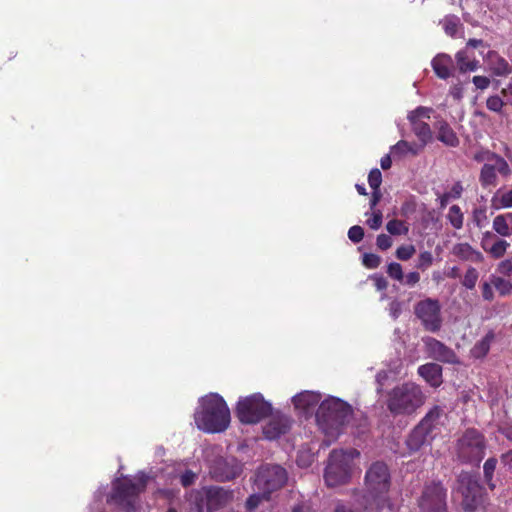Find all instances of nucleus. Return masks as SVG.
Masks as SVG:
<instances>
[{"label":"nucleus","instance_id":"nucleus-1","mask_svg":"<svg viewBox=\"0 0 512 512\" xmlns=\"http://www.w3.org/2000/svg\"><path fill=\"white\" fill-rule=\"evenodd\" d=\"M353 409L347 402L331 397L324 400L316 412V422L326 439L324 443L329 446L343 432L344 427L350 422Z\"/></svg>","mask_w":512,"mask_h":512},{"label":"nucleus","instance_id":"nucleus-2","mask_svg":"<svg viewBox=\"0 0 512 512\" xmlns=\"http://www.w3.org/2000/svg\"><path fill=\"white\" fill-rule=\"evenodd\" d=\"M198 429L208 433L225 431L230 424V410L225 400L216 393L203 397L200 408L194 413Z\"/></svg>","mask_w":512,"mask_h":512},{"label":"nucleus","instance_id":"nucleus-3","mask_svg":"<svg viewBox=\"0 0 512 512\" xmlns=\"http://www.w3.org/2000/svg\"><path fill=\"white\" fill-rule=\"evenodd\" d=\"M391 477L388 466L382 461L370 465L365 473V504L373 510L380 511L389 505L388 491Z\"/></svg>","mask_w":512,"mask_h":512},{"label":"nucleus","instance_id":"nucleus-4","mask_svg":"<svg viewBox=\"0 0 512 512\" xmlns=\"http://www.w3.org/2000/svg\"><path fill=\"white\" fill-rule=\"evenodd\" d=\"M419 385L405 382L395 386L387 395V409L393 416H406L416 412L425 402Z\"/></svg>","mask_w":512,"mask_h":512},{"label":"nucleus","instance_id":"nucleus-5","mask_svg":"<svg viewBox=\"0 0 512 512\" xmlns=\"http://www.w3.org/2000/svg\"><path fill=\"white\" fill-rule=\"evenodd\" d=\"M359 455L356 449L332 450L324 473L327 486L336 487L347 483L351 476L352 462Z\"/></svg>","mask_w":512,"mask_h":512},{"label":"nucleus","instance_id":"nucleus-6","mask_svg":"<svg viewBox=\"0 0 512 512\" xmlns=\"http://www.w3.org/2000/svg\"><path fill=\"white\" fill-rule=\"evenodd\" d=\"M486 447L484 435L475 428H468L457 440V457L463 463L479 465L485 456Z\"/></svg>","mask_w":512,"mask_h":512},{"label":"nucleus","instance_id":"nucleus-7","mask_svg":"<svg viewBox=\"0 0 512 512\" xmlns=\"http://www.w3.org/2000/svg\"><path fill=\"white\" fill-rule=\"evenodd\" d=\"M271 413L272 406L261 393L239 399L235 409V414L242 424H257Z\"/></svg>","mask_w":512,"mask_h":512},{"label":"nucleus","instance_id":"nucleus-8","mask_svg":"<svg viewBox=\"0 0 512 512\" xmlns=\"http://www.w3.org/2000/svg\"><path fill=\"white\" fill-rule=\"evenodd\" d=\"M147 476L141 475L136 481L125 478L114 484L112 499L127 512H135V503L147 486Z\"/></svg>","mask_w":512,"mask_h":512},{"label":"nucleus","instance_id":"nucleus-9","mask_svg":"<svg viewBox=\"0 0 512 512\" xmlns=\"http://www.w3.org/2000/svg\"><path fill=\"white\" fill-rule=\"evenodd\" d=\"M420 512H448L447 489L440 481L426 483L417 499Z\"/></svg>","mask_w":512,"mask_h":512},{"label":"nucleus","instance_id":"nucleus-10","mask_svg":"<svg viewBox=\"0 0 512 512\" xmlns=\"http://www.w3.org/2000/svg\"><path fill=\"white\" fill-rule=\"evenodd\" d=\"M458 484V490L463 496V509L466 512L475 511L484 501V488L478 479L469 473H461L458 477Z\"/></svg>","mask_w":512,"mask_h":512},{"label":"nucleus","instance_id":"nucleus-11","mask_svg":"<svg viewBox=\"0 0 512 512\" xmlns=\"http://www.w3.org/2000/svg\"><path fill=\"white\" fill-rule=\"evenodd\" d=\"M414 314L426 331L435 333L442 327L441 304L438 299L426 298L414 306Z\"/></svg>","mask_w":512,"mask_h":512},{"label":"nucleus","instance_id":"nucleus-12","mask_svg":"<svg viewBox=\"0 0 512 512\" xmlns=\"http://www.w3.org/2000/svg\"><path fill=\"white\" fill-rule=\"evenodd\" d=\"M287 481V472L280 465H265L258 469L254 484L256 488L270 495L280 489Z\"/></svg>","mask_w":512,"mask_h":512},{"label":"nucleus","instance_id":"nucleus-13","mask_svg":"<svg viewBox=\"0 0 512 512\" xmlns=\"http://www.w3.org/2000/svg\"><path fill=\"white\" fill-rule=\"evenodd\" d=\"M230 498L229 492L221 487H206L194 495L197 512H215L225 506Z\"/></svg>","mask_w":512,"mask_h":512},{"label":"nucleus","instance_id":"nucleus-14","mask_svg":"<svg viewBox=\"0 0 512 512\" xmlns=\"http://www.w3.org/2000/svg\"><path fill=\"white\" fill-rule=\"evenodd\" d=\"M242 463L235 457H217L211 464L210 473L217 481H230L242 473Z\"/></svg>","mask_w":512,"mask_h":512},{"label":"nucleus","instance_id":"nucleus-15","mask_svg":"<svg viewBox=\"0 0 512 512\" xmlns=\"http://www.w3.org/2000/svg\"><path fill=\"white\" fill-rule=\"evenodd\" d=\"M423 341L425 344L426 352L428 353L429 357L442 363H459L458 357L454 350L448 347L443 342L433 337H426L423 339Z\"/></svg>","mask_w":512,"mask_h":512},{"label":"nucleus","instance_id":"nucleus-16","mask_svg":"<svg viewBox=\"0 0 512 512\" xmlns=\"http://www.w3.org/2000/svg\"><path fill=\"white\" fill-rule=\"evenodd\" d=\"M269 422L264 426L263 433L269 440L279 438L281 435L287 433L291 428V419L282 413H271Z\"/></svg>","mask_w":512,"mask_h":512},{"label":"nucleus","instance_id":"nucleus-17","mask_svg":"<svg viewBox=\"0 0 512 512\" xmlns=\"http://www.w3.org/2000/svg\"><path fill=\"white\" fill-rule=\"evenodd\" d=\"M486 62L494 76L503 77L511 73V65L509 62L496 51H488Z\"/></svg>","mask_w":512,"mask_h":512},{"label":"nucleus","instance_id":"nucleus-18","mask_svg":"<svg viewBox=\"0 0 512 512\" xmlns=\"http://www.w3.org/2000/svg\"><path fill=\"white\" fill-rule=\"evenodd\" d=\"M431 66L437 77L444 80L451 77L455 69L453 59L448 54L436 55L431 61Z\"/></svg>","mask_w":512,"mask_h":512},{"label":"nucleus","instance_id":"nucleus-19","mask_svg":"<svg viewBox=\"0 0 512 512\" xmlns=\"http://www.w3.org/2000/svg\"><path fill=\"white\" fill-rule=\"evenodd\" d=\"M418 374L432 387L443 383L442 367L437 363H426L418 367Z\"/></svg>","mask_w":512,"mask_h":512},{"label":"nucleus","instance_id":"nucleus-20","mask_svg":"<svg viewBox=\"0 0 512 512\" xmlns=\"http://www.w3.org/2000/svg\"><path fill=\"white\" fill-rule=\"evenodd\" d=\"M443 416L444 410L440 406L435 405L426 413V415L419 422L418 426L423 428V430H425L431 436H434V431L439 429L440 425L442 424Z\"/></svg>","mask_w":512,"mask_h":512},{"label":"nucleus","instance_id":"nucleus-21","mask_svg":"<svg viewBox=\"0 0 512 512\" xmlns=\"http://www.w3.org/2000/svg\"><path fill=\"white\" fill-rule=\"evenodd\" d=\"M451 253L461 261L481 263L484 261L483 254L474 249L469 243H457L452 247Z\"/></svg>","mask_w":512,"mask_h":512},{"label":"nucleus","instance_id":"nucleus-22","mask_svg":"<svg viewBox=\"0 0 512 512\" xmlns=\"http://www.w3.org/2000/svg\"><path fill=\"white\" fill-rule=\"evenodd\" d=\"M321 399V395L312 391H303L292 398L295 409L309 412L315 408Z\"/></svg>","mask_w":512,"mask_h":512},{"label":"nucleus","instance_id":"nucleus-23","mask_svg":"<svg viewBox=\"0 0 512 512\" xmlns=\"http://www.w3.org/2000/svg\"><path fill=\"white\" fill-rule=\"evenodd\" d=\"M437 139L448 147H457L460 140L453 128L444 120L436 123Z\"/></svg>","mask_w":512,"mask_h":512},{"label":"nucleus","instance_id":"nucleus-24","mask_svg":"<svg viewBox=\"0 0 512 512\" xmlns=\"http://www.w3.org/2000/svg\"><path fill=\"white\" fill-rule=\"evenodd\" d=\"M433 438L434 436H431L429 433L423 430V428L417 425L409 434L406 440V444L411 452H416L420 450L425 444L430 443Z\"/></svg>","mask_w":512,"mask_h":512},{"label":"nucleus","instance_id":"nucleus-25","mask_svg":"<svg viewBox=\"0 0 512 512\" xmlns=\"http://www.w3.org/2000/svg\"><path fill=\"white\" fill-rule=\"evenodd\" d=\"M491 237H494V235L491 232H486L482 239L481 246L492 258L500 259L506 254L510 244L504 239L497 238L491 246H488L487 238Z\"/></svg>","mask_w":512,"mask_h":512},{"label":"nucleus","instance_id":"nucleus-26","mask_svg":"<svg viewBox=\"0 0 512 512\" xmlns=\"http://www.w3.org/2000/svg\"><path fill=\"white\" fill-rule=\"evenodd\" d=\"M495 164L485 163L479 173V183L482 188L487 189L498 185V176Z\"/></svg>","mask_w":512,"mask_h":512},{"label":"nucleus","instance_id":"nucleus-27","mask_svg":"<svg viewBox=\"0 0 512 512\" xmlns=\"http://www.w3.org/2000/svg\"><path fill=\"white\" fill-rule=\"evenodd\" d=\"M457 69L460 73L474 72L479 68L480 62L475 57L468 56L467 50H460L455 55Z\"/></svg>","mask_w":512,"mask_h":512},{"label":"nucleus","instance_id":"nucleus-28","mask_svg":"<svg viewBox=\"0 0 512 512\" xmlns=\"http://www.w3.org/2000/svg\"><path fill=\"white\" fill-rule=\"evenodd\" d=\"M493 230L502 237L512 235V212L497 215L493 219Z\"/></svg>","mask_w":512,"mask_h":512},{"label":"nucleus","instance_id":"nucleus-29","mask_svg":"<svg viewBox=\"0 0 512 512\" xmlns=\"http://www.w3.org/2000/svg\"><path fill=\"white\" fill-rule=\"evenodd\" d=\"M412 131L421 142V146H426L432 141L433 135L432 130L428 123L424 121L412 120L410 121Z\"/></svg>","mask_w":512,"mask_h":512},{"label":"nucleus","instance_id":"nucleus-30","mask_svg":"<svg viewBox=\"0 0 512 512\" xmlns=\"http://www.w3.org/2000/svg\"><path fill=\"white\" fill-rule=\"evenodd\" d=\"M423 148L424 146H421V144L400 140L392 147V152L395 155L400 156H404L409 153L412 155H417Z\"/></svg>","mask_w":512,"mask_h":512},{"label":"nucleus","instance_id":"nucleus-31","mask_svg":"<svg viewBox=\"0 0 512 512\" xmlns=\"http://www.w3.org/2000/svg\"><path fill=\"white\" fill-rule=\"evenodd\" d=\"M490 280L501 297L509 296L510 294H512L511 280L506 279L505 277H502L500 275L494 274L490 276Z\"/></svg>","mask_w":512,"mask_h":512},{"label":"nucleus","instance_id":"nucleus-32","mask_svg":"<svg viewBox=\"0 0 512 512\" xmlns=\"http://www.w3.org/2000/svg\"><path fill=\"white\" fill-rule=\"evenodd\" d=\"M446 218L453 228L459 230L463 227L464 214L458 205L455 204L449 208Z\"/></svg>","mask_w":512,"mask_h":512},{"label":"nucleus","instance_id":"nucleus-33","mask_svg":"<svg viewBox=\"0 0 512 512\" xmlns=\"http://www.w3.org/2000/svg\"><path fill=\"white\" fill-rule=\"evenodd\" d=\"M491 205L496 210L501 209V208H511L512 207V189L504 192L500 196H498V194L494 195L491 199Z\"/></svg>","mask_w":512,"mask_h":512},{"label":"nucleus","instance_id":"nucleus-34","mask_svg":"<svg viewBox=\"0 0 512 512\" xmlns=\"http://www.w3.org/2000/svg\"><path fill=\"white\" fill-rule=\"evenodd\" d=\"M490 350V338L484 337L478 341L471 349V355L476 359L484 358Z\"/></svg>","mask_w":512,"mask_h":512},{"label":"nucleus","instance_id":"nucleus-35","mask_svg":"<svg viewBox=\"0 0 512 512\" xmlns=\"http://www.w3.org/2000/svg\"><path fill=\"white\" fill-rule=\"evenodd\" d=\"M497 459L494 457L488 458L483 465L484 478L490 489L495 488V484L493 483V475L496 469Z\"/></svg>","mask_w":512,"mask_h":512},{"label":"nucleus","instance_id":"nucleus-36","mask_svg":"<svg viewBox=\"0 0 512 512\" xmlns=\"http://www.w3.org/2000/svg\"><path fill=\"white\" fill-rule=\"evenodd\" d=\"M479 278V272L476 268L470 266L466 270L461 284L468 290H473Z\"/></svg>","mask_w":512,"mask_h":512},{"label":"nucleus","instance_id":"nucleus-37","mask_svg":"<svg viewBox=\"0 0 512 512\" xmlns=\"http://www.w3.org/2000/svg\"><path fill=\"white\" fill-rule=\"evenodd\" d=\"M386 229L391 235H406L409 231L405 222L398 219H392L386 224Z\"/></svg>","mask_w":512,"mask_h":512},{"label":"nucleus","instance_id":"nucleus-38","mask_svg":"<svg viewBox=\"0 0 512 512\" xmlns=\"http://www.w3.org/2000/svg\"><path fill=\"white\" fill-rule=\"evenodd\" d=\"M432 111L431 108L419 106L408 114V120L423 121V119H430Z\"/></svg>","mask_w":512,"mask_h":512},{"label":"nucleus","instance_id":"nucleus-39","mask_svg":"<svg viewBox=\"0 0 512 512\" xmlns=\"http://www.w3.org/2000/svg\"><path fill=\"white\" fill-rule=\"evenodd\" d=\"M505 102L499 95H491L486 100V107L488 110L501 113Z\"/></svg>","mask_w":512,"mask_h":512},{"label":"nucleus","instance_id":"nucleus-40","mask_svg":"<svg viewBox=\"0 0 512 512\" xmlns=\"http://www.w3.org/2000/svg\"><path fill=\"white\" fill-rule=\"evenodd\" d=\"M387 274L390 278L402 282L404 280V274L401 264L397 262H391L387 266Z\"/></svg>","mask_w":512,"mask_h":512},{"label":"nucleus","instance_id":"nucleus-41","mask_svg":"<svg viewBox=\"0 0 512 512\" xmlns=\"http://www.w3.org/2000/svg\"><path fill=\"white\" fill-rule=\"evenodd\" d=\"M416 250L413 245H401L396 249L395 255L401 261H407L412 258Z\"/></svg>","mask_w":512,"mask_h":512},{"label":"nucleus","instance_id":"nucleus-42","mask_svg":"<svg viewBox=\"0 0 512 512\" xmlns=\"http://www.w3.org/2000/svg\"><path fill=\"white\" fill-rule=\"evenodd\" d=\"M268 500L269 495H265L264 492H261V494H252L250 495L245 503L246 509L248 511L255 510L259 504L262 502V500Z\"/></svg>","mask_w":512,"mask_h":512},{"label":"nucleus","instance_id":"nucleus-43","mask_svg":"<svg viewBox=\"0 0 512 512\" xmlns=\"http://www.w3.org/2000/svg\"><path fill=\"white\" fill-rule=\"evenodd\" d=\"M493 161L495 162L497 172L500 175L507 177L511 174L512 171L508 165L507 160L503 158L501 155L497 154Z\"/></svg>","mask_w":512,"mask_h":512},{"label":"nucleus","instance_id":"nucleus-44","mask_svg":"<svg viewBox=\"0 0 512 512\" xmlns=\"http://www.w3.org/2000/svg\"><path fill=\"white\" fill-rule=\"evenodd\" d=\"M368 183L372 190H380L382 183V174L378 168H374L369 172Z\"/></svg>","mask_w":512,"mask_h":512},{"label":"nucleus","instance_id":"nucleus-45","mask_svg":"<svg viewBox=\"0 0 512 512\" xmlns=\"http://www.w3.org/2000/svg\"><path fill=\"white\" fill-rule=\"evenodd\" d=\"M362 262L366 268L376 269L381 264V257L374 253H365Z\"/></svg>","mask_w":512,"mask_h":512},{"label":"nucleus","instance_id":"nucleus-46","mask_svg":"<svg viewBox=\"0 0 512 512\" xmlns=\"http://www.w3.org/2000/svg\"><path fill=\"white\" fill-rule=\"evenodd\" d=\"M496 271L502 277H512V260L505 259L499 262Z\"/></svg>","mask_w":512,"mask_h":512},{"label":"nucleus","instance_id":"nucleus-47","mask_svg":"<svg viewBox=\"0 0 512 512\" xmlns=\"http://www.w3.org/2000/svg\"><path fill=\"white\" fill-rule=\"evenodd\" d=\"M493 284L491 283V280L485 281L481 284V295L484 301L492 302L495 298L494 291H493Z\"/></svg>","mask_w":512,"mask_h":512},{"label":"nucleus","instance_id":"nucleus-48","mask_svg":"<svg viewBox=\"0 0 512 512\" xmlns=\"http://www.w3.org/2000/svg\"><path fill=\"white\" fill-rule=\"evenodd\" d=\"M444 29L448 35L454 36L458 31V19L455 16L446 17L444 21Z\"/></svg>","mask_w":512,"mask_h":512},{"label":"nucleus","instance_id":"nucleus-49","mask_svg":"<svg viewBox=\"0 0 512 512\" xmlns=\"http://www.w3.org/2000/svg\"><path fill=\"white\" fill-rule=\"evenodd\" d=\"M348 237L353 243H359L364 237V229L359 225H354L349 229Z\"/></svg>","mask_w":512,"mask_h":512},{"label":"nucleus","instance_id":"nucleus-50","mask_svg":"<svg viewBox=\"0 0 512 512\" xmlns=\"http://www.w3.org/2000/svg\"><path fill=\"white\" fill-rule=\"evenodd\" d=\"M496 155H497V153H495V152L482 149L474 154L473 159L478 163H481L484 161H493L495 159Z\"/></svg>","mask_w":512,"mask_h":512},{"label":"nucleus","instance_id":"nucleus-51","mask_svg":"<svg viewBox=\"0 0 512 512\" xmlns=\"http://www.w3.org/2000/svg\"><path fill=\"white\" fill-rule=\"evenodd\" d=\"M382 219H383L382 212L380 210H375L372 214V217L367 220V225L371 229L377 230L382 225Z\"/></svg>","mask_w":512,"mask_h":512},{"label":"nucleus","instance_id":"nucleus-52","mask_svg":"<svg viewBox=\"0 0 512 512\" xmlns=\"http://www.w3.org/2000/svg\"><path fill=\"white\" fill-rule=\"evenodd\" d=\"M472 83L474 84L476 89L483 91L490 86L491 80L487 76L477 75L472 78Z\"/></svg>","mask_w":512,"mask_h":512},{"label":"nucleus","instance_id":"nucleus-53","mask_svg":"<svg viewBox=\"0 0 512 512\" xmlns=\"http://www.w3.org/2000/svg\"><path fill=\"white\" fill-rule=\"evenodd\" d=\"M392 243V238L387 234H379L377 236L376 245L382 251L388 250L392 246Z\"/></svg>","mask_w":512,"mask_h":512},{"label":"nucleus","instance_id":"nucleus-54","mask_svg":"<svg viewBox=\"0 0 512 512\" xmlns=\"http://www.w3.org/2000/svg\"><path fill=\"white\" fill-rule=\"evenodd\" d=\"M371 279L374 282V286L378 291L386 290L388 287V282L386 278L380 274H374L371 276Z\"/></svg>","mask_w":512,"mask_h":512},{"label":"nucleus","instance_id":"nucleus-55","mask_svg":"<svg viewBox=\"0 0 512 512\" xmlns=\"http://www.w3.org/2000/svg\"><path fill=\"white\" fill-rule=\"evenodd\" d=\"M373 509L369 507L367 504L364 505L363 509L355 507L351 508L345 505H338L334 512H371Z\"/></svg>","mask_w":512,"mask_h":512},{"label":"nucleus","instance_id":"nucleus-56","mask_svg":"<svg viewBox=\"0 0 512 512\" xmlns=\"http://www.w3.org/2000/svg\"><path fill=\"white\" fill-rule=\"evenodd\" d=\"M432 262H433V256H432L431 252L424 251L419 255L418 267L426 268V267L430 266L432 264Z\"/></svg>","mask_w":512,"mask_h":512},{"label":"nucleus","instance_id":"nucleus-57","mask_svg":"<svg viewBox=\"0 0 512 512\" xmlns=\"http://www.w3.org/2000/svg\"><path fill=\"white\" fill-rule=\"evenodd\" d=\"M420 281V274L416 271L409 272L406 276H404V280L402 283L409 287L415 286Z\"/></svg>","mask_w":512,"mask_h":512},{"label":"nucleus","instance_id":"nucleus-58","mask_svg":"<svg viewBox=\"0 0 512 512\" xmlns=\"http://www.w3.org/2000/svg\"><path fill=\"white\" fill-rule=\"evenodd\" d=\"M388 379V372L385 370H380L376 374V382H377V393H381L383 391L385 381Z\"/></svg>","mask_w":512,"mask_h":512},{"label":"nucleus","instance_id":"nucleus-59","mask_svg":"<svg viewBox=\"0 0 512 512\" xmlns=\"http://www.w3.org/2000/svg\"><path fill=\"white\" fill-rule=\"evenodd\" d=\"M195 478L196 475L192 471L187 470L181 475L180 482L183 487H188L194 483Z\"/></svg>","mask_w":512,"mask_h":512},{"label":"nucleus","instance_id":"nucleus-60","mask_svg":"<svg viewBox=\"0 0 512 512\" xmlns=\"http://www.w3.org/2000/svg\"><path fill=\"white\" fill-rule=\"evenodd\" d=\"M481 217L486 218L485 209H483V208L475 209L473 212V218H474V222L476 223V225L478 227H482Z\"/></svg>","mask_w":512,"mask_h":512},{"label":"nucleus","instance_id":"nucleus-61","mask_svg":"<svg viewBox=\"0 0 512 512\" xmlns=\"http://www.w3.org/2000/svg\"><path fill=\"white\" fill-rule=\"evenodd\" d=\"M382 194L380 190H373L372 197L370 199V208L373 210L381 200Z\"/></svg>","mask_w":512,"mask_h":512},{"label":"nucleus","instance_id":"nucleus-62","mask_svg":"<svg viewBox=\"0 0 512 512\" xmlns=\"http://www.w3.org/2000/svg\"><path fill=\"white\" fill-rule=\"evenodd\" d=\"M462 191H463V187H462L461 183L460 182L455 183L451 189V193H450L451 197L459 198L461 196Z\"/></svg>","mask_w":512,"mask_h":512},{"label":"nucleus","instance_id":"nucleus-63","mask_svg":"<svg viewBox=\"0 0 512 512\" xmlns=\"http://www.w3.org/2000/svg\"><path fill=\"white\" fill-rule=\"evenodd\" d=\"M503 97L512 96V77L509 79L505 88L500 91Z\"/></svg>","mask_w":512,"mask_h":512},{"label":"nucleus","instance_id":"nucleus-64","mask_svg":"<svg viewBox=\"0 0 512 512\" xmlns=\"http://www.w3.org/2000/svg\"><path fill=\"white\" fill-rule=\"evenodd\" d=\"M380 164H381V168L383 170H387L391 167L392 165V161H391V158L389 155H385L384 157L381 158V161H380Z\"/></svg>","mask_w":512,"mask_h":512}]
</instances>
